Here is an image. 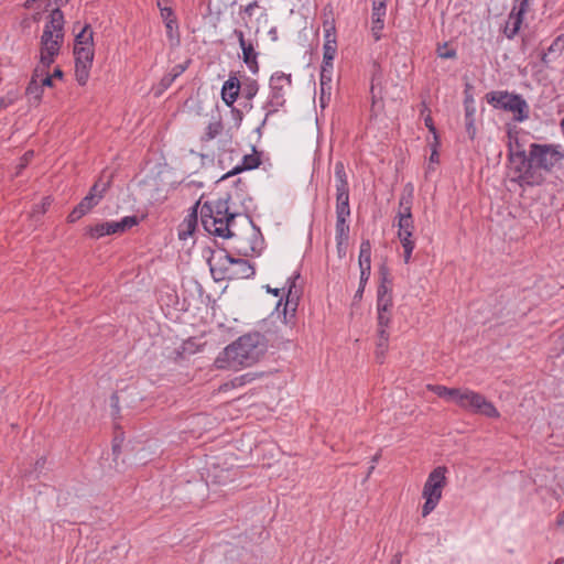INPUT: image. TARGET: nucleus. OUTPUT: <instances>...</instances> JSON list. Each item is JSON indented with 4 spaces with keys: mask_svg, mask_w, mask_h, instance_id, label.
<instances>
[{
    "mask_svg": "<svg viewBox=\"0 0 564 564\" xmlns=\"http://www.w3.org/2000/svg\"><path fill=\"white\" fill-rule=\"evenodd\" d=\"M292 77L291 74L282 72L274 73L270 78V96L267 101L265 108L269 113L276 111L285 104L286 91L291 88Z\"/></svg>",
    "mask_w": 564,
    "mask_h": 564,
    "instance_id": "7",
    "label": "nucleus"
},
{
    "mask_svg": "<svg viewBox=\"0 0 564 564\" xmlns=\"http://www.w3.org/2000/svg\"><path fill=\"white\" fill-rule=\"evenodd\" d=\"M377 335L376 358L382 364L388 350L389 333L388 330H377Z\"/></svg>",
    "mask_w": 564,
    "mask_h": 564,
    "instance_id": "30",
    "label": "nucleus"
},
{
    "mask_svg": "<svg viewBox=\"0 0 564 564\" xmlns=\"http://www.w3.org/2000/svg\"><path fill=\"white\" fill-rule=\"evenodd\" d=\"M446 467L438 466L430 473L422 491V496L425 499L422 508L423 517L429 516L438 505L443 489L446 486Z\"/></svg>",
    "mask_w": 564,
    "mask_h": 564,
    "instance_id": "5",
    "label": "nucleus"
},
{
    "mask_svg": "<svg viewBox=\"0 0 564 564\" xmlns=\"http://www.w3.org/2000/svg\"><path fill=\"white\" fill-rule=\"evenodd\" d=\"M229 280L248 279L254 275V268L246 259H236L231 264Z\"/></svg>",
    "mask_w": 564,
    "mask_h": 564,
    "instance_id": "23",
    "label": "nucleus"
},
{
    "mask_svg": "<svg viewBox=\"0 0 564 564\" xmlns=\"http://www.w3.org/2000/svg\"><path fill=\"white\" fill-rule=\"evenodd\" d=\"M53 77L62 78L63 72L59 68H56L52 75Z\"/></svg>",
    "mask_w": 564,
    "mask_h": 564,
    "instance_id": "62",
    "label": "nucleus"
},
{
    "mask_svg": "<svg viewBox=\"0 0 564 564\" xmlns=\"http://www.w3.org/2000/svg\"><path fill=\"white\" fill-rule=\"evenodd\" d=\"M135 225H138L135 216H126L119 221H106L90 226L87 228V235L93 239H99L107 235L123 232Z\"/></svg>",
    "mask_w": 564,
    "mask_h": 564,
    "instance_id": "8",
    "label": "nucleus"
},
{
    "mask_svg": "<svg viewBox=\"0 0 564 564\" xmlns=\"http://www.w3.org/2000/svg\"><path fill=\"white\" fill-rule=\"evenodd\" d=\"M508 137L510 182L522 188L541 185L544 182L541 171L550 173L564 160V149L560 144L531 143L527 154L511 131H508Z\"/></svg>",
    "mask_w": 564,
    "mask_h": 564,
    "instance_id": "1",
    "label": "nucleus"
},
{
    "mask_svg": "<svg viewBox=\"0 0 564 564\" xmlns=\"http://www.w3.org/2000/svg\"><path fill=\"white\" fill-rule=\"evenodd\" d=\"M161 18L166 28V36L171 46H177L181 42L177 19L171 8H161Z\"/></svg>",
    "mask_w": 564,
    "mask_h": 564,
    "instance_id": "15",
    "label": "nucleus"
},
{
    "mask_svg": "<svg viewBox=\"0 0 564 564\" xmlns=\"http://www.w3.org/2000/svg\"><path fill=\"white\" fill-rule=\"evenodd\" d=\"M378 330H387L391 322L390 312H377Z\"/></svg>",
    "mask_w": 564,
    "mask_h": 564,
    "instance_id": "44",
    "label": "nucleus"
},
{
    "mask_svg": "<svg viewBox=\"0 0 564 564\" xmlns=\"http://www.w3.org/2000/svg\"><path fill=\"white\" fill-rule=\"evenodd\" d=\"M348 240H336L337 242V252L340 258L346 254V245Z\"/></svg>",
    "mask_w": 564,
    "mask_h": 564,
    "instance_id": "52",
    "label": "nucleus"
},
{
    "mask_svg": "<svg viewBox=\"0 0 564 564\" xmlns=\"http://www.w3.org/2000/svg\"><path fill=\"white\" fill-rule=\"evenodd\" d=\"M430 161L431 162H438V153L436 151V149H434L431 153V156H430Z\"/></svg>",
    "mask_w": 564,
    "mask_h": 564,
    "instance_id": "61",
    "label": "nucleus"
},
{
    "mask_svg": "<svg viewBox=\"0 0 564 564\" xmlns=\"http://www.w3.org/2000/svg\"><path fill=\"white\" fill-rule=\"evenodd\" d=\"M425 126L429 128V130L434 134L436 138V128L433 123V119L430 115H427L424 119Z\"/></svg>",
    "mask_w": 564,
    "mask_h": 564,
    "instance_id": "53",
    "label": "nucleus"
},
{
    "mask_svg": "<svg viewBox=\"0 0 564 564\" xmlns=\"http://www.w3.org/2000/svg\"><path fill=\"white\" fill-rule=\"evenodd\" d=\"M33 155H34L33 151H28V152L24 153V155L21 158L20 164L18 165L17 175L20 174V172L30 163V161L32 160Z\"/></svg>",
    "mask_w": 564,
    "mask_h": 564,
    "instance_id": "48",
    "label": "nucleus"
},
{
    "mask_svg": "<svg viewBox=\"0 0 564 564\" xmlns=\"http://www.w3.org/2000/svg\"><path fill=\"white\" fill-rule=\"evenodd\" d=\"M300 278V273H294L290 278H288L286 281V301L284 304V318L286 319L288 312L290 311L292 313V316L294 315L301 290L296 286V281Z\"/></svg>",
    "mask_w": 564,
    "mask_h": 564,
    "instance_id": "16",
    "label": "nucleus"
},
{
    "mask_svg": "<svg viewBox=\"0 0 564 564\" xmlns=\"http://www.w3.org/2000/svg\"><path fill=\"white\" fill-rule=\"evenodd\" d=\"M91 65L75 64V76L79 85H85L89 78Z\"/></svg>",
    "mask_w": 564,
    "mask_h": 564,
    "instance_id": "40",
    "label": "nucleus"
},
{
    "mask_svg": "<svg viewBox=\"0 0 564 564\" xmlns=\"http://www.w3.org/2000/svg\"><path fill=\"white\" fill-rule=\"evenodd\" d=\"M234 35L241 47L245 64L252 74H257L259 72L258 52L254 48L253 42L251 40L247 41L241 30H234Z\"/></svg>",
    "mask_w": 564,
    "mask_h": 564,
    "instance_id": "10",
    "label": "nucleus"
},
{
    "mask_svg": "<svg viewBox=\"0 0 564 564\" xmlns=\"http://www.w3.org/2000/svg\"><path fill=\"white\" fill-rule=\"evenodd\" d=\"M251 380H252V378L250 377L249 373H247V375L240 376L238 378H235L231 381V383H232L234 387H240V386H243L247 381L249 382Z\"/></svg>",
    "mask_w": 564,
    "mask_h": 564,
    "instance_id": "51",
    "label": "nucleus"
},
{
    "mask_svg": "<svg viewBox=\"0 0 564 564\" xmlns=\"http://www.w3.org/2000/svg\"><path fill=\"white\" fill-rule=\"evenodd\" d=\"M261 164V159L259 153L253 149L252 154H246L242 158V163L237 165L234 170L228 172L223 176V178H227L229 176L236 175L242 171L257 169Z\"/></svg>",
    "mask_w": 564,
    "mask_h": 564,
    "instance_id": "25",
    "label": "nucleus"
},
{
    "mask_svg": "<svg viewBox=\"0 0 564 564\" xmlns=\"http://www.w3.org/2000/svg\"><path fill=\"white\" fill-rule=\"evenodd\" d=\"M456 404L463 410L487 417L498 419L500 416L499 411L492 402L488 401L481 393L469 389L459 390Z\"/></svg>",
    "mask_w": 564,
    "mask_h": 564,
    "instance_id": "6",
    "label": "nucleus"
},
{
    "mask_svg": "<svg viewBox=\"0 0 564 564\" xmlns=\"http://www.w3.org/2000/svg\"><path fill=\"white\" fill-rule=\"evenodd\" d=\"M240 88L241 84L235 76H230L229 79L225 82L221 89V97L227 106H232L235 104L238 98Z\"/></svg>",
    "mask_w": 564,
    "mask_h": 564,
    "instance_id": "21",
    "label": "nucleus"
},
{
    "mask_svg": "<svg viewBox=\"0 0 564 564\" xmlns=\"http://www.w3.org/2000/svg\"><path fill=\"white\" fill-rule=\"evenodd\" d=\"M99 202L94 195H86L80 203L70 212L67 219L69 223H75L90 212Z\"/></svg>",
    "mask_w": 564,
    "mask_h": 564,
    "instance_id": "22",
    "label": "nucleus"
},
{
    "mask_svg": "<svg viewBox=\"0 0 564 564\" xmlns=\"http://www.w3.org/2000/svg\"><path fill=\"white\" fill-rule=\"evenodd\" d=\"M93 46V31L89 25H85L82 31L76 35L75 46Z\"/></svg>",
    "mask_w": 564,
    "mask_h": 564,
    "instance_id": "37",
    "label": "nucleus"
},
{
    "mask_svg": "<svg viewBox=\"0 0 564 564\" xmlns=\"http://www.w3.org/2000/svg\"><path fill=\"white\" fill-rule=\"evenodd\" d=\"M556 523L564 531V510L558 514Z\"/></svg>",
    "mask_w": 564,
    "mask_h": 564,
    "instance_id": "58",
    "label": "nucleus"
},
{
    "mask_svg": "<svg viewBox=\"0 0 564 564\" xmlns=\"http://www.w3.org/2000/svg\"><path fill=\"white\" fill-rule=\"evenodd\" d=\"M555 564H564V557H558V558L555 561Z\"/></svg>",
    "mask_w": 564,
    "mask_h": 564,
    "instance_id": "63",
    "label": "nucleus"
},
{
    "mask_svg": "<svg viewBox=\"0 0 564 564\" xmlns=\"http://www.w3.org/2000/svg\"><path fill=\"white\" fill-rule=\"evenodd\" d=\"M285 291V288H282V289H271V288H268V292L274 294L275 296H279L280 293H284Z\"/></svg>",
    "mask_w": 564,
    "mask_h": 564,
    "instance_id": "60",
    "label": "nucleus"
},
{
    "mask_svg": "<svg viewBox=\"0 0 564 564\" xmlns=\"http://www.w3.org/2000/svg\"><path fill=\"white\" fill-rule=\"evenodd\" d=\"M359 268H371V243L369 240H364L360 243Z\"/></svg>",
    "mask_w": 564,
    "mask_h": 564,
    "instance_id": "34",
    "label": "nucleus"
},
{
    "mask_svg": "<svg viewBox=\"0 0 564 564\" xmlns=\"http://www.w3.org/2000/svg\"><path fill=\"white\" fill-rule=\"evenodd\" d=\"M240 90L245 98L251 100L259 90L258 82L256 79H247L241 84Z\"/></svg>",
    "mask_w": 564,
    "mask_h": 564,
    "instance_id": "36",
    "label": "nucleus"
},
{
    "mask_svg": "<svg viewBox=\"0 0 564 564\" xmlns=\"http://www.w3.org/2000/svg\"><path fill=\"white\" fill-rule=\"evenodd\" d=\"M337 53V42L325 41L323 46V58L334 61Z\"/></svg>",
    "mask_w": 564,
    "mask_h": 564,
    "instance_id": "42",
    "label": "nucleus"
},
{
    "mask_svg": "<svg viewBox=\"0 0 564 564\" xmlns=\"http://www.w3.org/2000/svg\"><path fill=\"white\" fill-rule=\"evenodd\" d=\"M413 188L404 189L399 199V210L397 215L398 223L414 221L412 216Z\"/></svg>",
    "mask_w": 564,
    "mask_h": 564,
    "instance_id": "19",
    "label": "nucleus"
},
{
    "mask_svg": "<svg viewBox=\"0 0 564 564\" xmlns=\"http://www.w3.org/2000/svg\"><path fill=\"white\" fill-rule=\"evenodd\" d=\"M381 67L379 64L373 63L372 76H371V117H377L383 108L382 95H381Z\"/></svg>",
    "mask_w": 564,
    "mask_h": 564,
    "instance_id": "11",
    "label": "nucleus"
},
{
    "mask_svg": "<svg viewBox=\"0 0 564 564\" xmlns=\"http://www.w3.org/2000/svg\"><path fill=\"white\" fill-rule=\"evenodd\" d=\"M75 64L91 65L94 59V48L91 45L87 46H75Z\"/></svg>",
    "mask_w": 564,
    "mask_h": 564,
    "instance_id": "29",
    "label": "nucleus"
},
{
    "mask_svg": "<svg viewBox=\"0 0 564 564\" xmlns=\"http://www.w3.org/2000/svg\"><path fill=\"white\" fill-rule=\"evenodd\" d=\"M364 291H365V288H362V286L359 284V288H358V290L356 291L354 299H355V300H361Z\"/></svg>",
    "mask_w": 564,
    "mask_h": 564,
    "instance_id": "59",
    "label": "nucleus"
},
{
    "mask_svg": "<svg viewBox=\"0 0 564 564\" xmlns=\"http://www.w3.org/2000/svg\"><path fill=\"white\" fill-rule=\"evenodd\" d=\"M426 388H427V390L437 394L440 398L454 401L455 403L457 401V395L460 390L457 388H447L445 386H440V384H427Z\"/></svg>",
    "mask_w": 564,
    "mask_h": 564,
    "instance_id": "27",
    "label": "nucleus"
},
{
    "mask_svg": "<svg viewBox=\"0 0 564 564\" xmlns=\"http://www.w3.org/2000/svg\"><path fill=\"white\" fill-rule=\"evenodd\" d=\"M110 181H102L99 178L90 188L89 193L87 195H94V197L97 198L98 202L104 197V194L107 192L109 187Z\"/></svg>",
    "mask_w": 564,
    "mask_h": 564,
    "instance_id": "39",
    "label": "nucleus"
},
{
    "mask_svg": "<svg viewBox=\"0 0 564 564\" xmlns=\"http://www.w3.org/2000/svg\"><path fill=\"white\" fill-rule=\"evenodd\" d=\"M505 111L513 113V119L523 122L529 119L530 108L527 100L519 94H512L511 100L507 104Z\"/></svg>",
    "mask_w": 564,
    "mask_h": 564,
    "instance_id": "17",
    "label": "nucleus"
},
{
    "mask_svg": "<svg viewBox=\"0 0 564 564\" xmlns=\"http://www.w3.org/2000/svg\"><path fill=\"white\" fill-rule=\"evenodd\" d=\"M36 67H41L39 82H40L42 88L44 89V87H52L53 76H50L47 73V69L50 68V66H43L42 64H39Z\"/></svg>",
    "mask_w": 564,
    "mask_h": 564,
    "instance_id": "43",
    "label": "nucleus"
},
{
    "mask_svg": "<svg viewBox=\"0 0 564 564\" xmlns=\"http://www.w3.org/2000/svg\"><path fill=\"white\" fill-rule=\"evenodd\" d=\"M319 104L322 108H325L330 100L332 87L319 86Z\"/></svg>",
    "mask_w": 564,
    "mask_h": 564,
    "instance_id": "45",
    "label": "nucleus"
},
{
    "mask_svg": "<svg viewBox=\"0 0 564 564\" xmlns=\"http://www.w3.org/2000/svg\"><path fill=\"white\" fill-rule=\"evenodd\" d=\"M44 464H45V460H44V459H40V460H37V462H36V465H37V466H41V467H43V466H44Z\"/></svg>",
    "mask_w": 564,
    "mask_h": 564,
    "instance_id": "64",
    "label": "nucleus"
},
{
    "mask_svg": "<svg viewBox=\"0 0 564 564\" xmlns=\"http://www.w3.org/2000/svg\"><path fill=\"white\" fill-rule=\"evenodd\" d=\"M41 67H35L31 80L25 88V97L30 105L37 106L42 99L43 88L39 82Z\"/></svg>",
    "mask_w": 564,
    "mask_h": 564,
    "instance_id": "18",
    "label": "nucleus"
},
{
    "mask_svg": "<svg viewBox=\"0 0 564 564\" xmlns=\"http://www.w3.org/2000/svg\"><path fill=\"white\" fill-rule=\"evenodd\" d=\"M371 268H360V282L359 284L365 288L369 280Z\"/></svg>",
    "mask_w": 564,
    "mask_h": 564,
    "instance_id": "50",
    "label": "nucleus"
},
{
    "mask_svg": "<svg viewBox=\"0 0 564 564\" xmlns=\"http://www.w3.org/2000/svg\"><path fill=\"white\" fill-rule=\"evenodd\" d=\"M336 214L350 215L349 189H336Z\"/></svg>",
    "mask_w": 564,
    "mask_h": 564,
    "instance_id": "28",
    "label": "nucleus"
},
{
    "mask_svg": "<svg viewBox=\"0 0 564 564\" xmlns=\"http://www.w3.org/2000/svg\"><path fill=\"white\" fill-rule=\"evenodd\" d=\"M19 99L18 90H10L0 98V110L6 109L13 105Z\"/></svg>",
    "mask_w": 564,
    "mask_h": 564,
    "instance_id": "41",
    "label": "nucleus"
},
{
    "mask_svg": "<svg viewBox=\"0 0 564 564\" xmlns=\"http://www.w3.org/2000/svg\"><path fill=\"white\" fill-rule=\"evenodd\" d=\"M336 189H349L347 173L341 161L335 163Z\"/></svg>",
    "mask_w": 564,
    "mask_h": 564,
    "instance_id": "33",
    "label": "nucleus"
},
{
    "mask_svg": "<svg viewBox=\"0 0 564 564\" xmlns=\"http://www.w3.org/2000/svg\"><path fill=\"white\" fill-rule=\"evenodd\" d=\"M199 214L202 225L208 234L225 239L235 236L230 227L238 214L229 210V196L205 202Z\"/></svg>",
    "mask_w": 564,
    "mask_h": 564,
    "instance_id": "3",
    "label": "nucleus"
},
{
    "mask_svg": "<svg viewBox=\"0 0 564 564\" xmlns=\"http://www.w3.org/2000/svg\"><path fill=\"white\" fill-rule=\"evenodd\" d=\"M531 0H517V4L513 7L509 15V21L512 23L513 29L509 37L513 36L520 29L524 13L530 7Z\"/></svg>",
    "mask_w": 564,
    "mask_h": 564,
    "instance_id": "24",
    "label": "nucleus"
},
{
    "mask_svg": "<svg viewBox=\"0 0 564 564\" xmlns=\"http://www.w3.org/2000/svg\"><path fill=\"white\" fill-rule=\"evenodd\" d=\"M187 68V63L185 64H177L173 66L171 72L169 73L174 79H176L180 75H182Z\"/></svg>",
    "mask_w": 564,
    "mask_h": 564,
    "instance_id": "49",
    "label": "nucleus"
},
{
    "mask_svg": "<svg viewBox=\"0 0 564 564\" xmlns=\"http://www.w3.org/2000/svg\"><path fill=\"white\" fill-rule=\"evenodd\" d=\"M64 14L59 8L52 10L41 36L40 64L51 66L64 41Z\"/></svg>",
    "mask_w": 564,
    "mask_h": 564,
    "instance_id": "4",
    "label": "nucleus"
},
{
    "mask_svg": "<svg viewBox=\"0 0 564 564\" xmlns=\"http://www.w3.org/2000/svg\"><path fill=\"white\" fill-rule=\"evenodd\" d=\"M564 46V41L561 39V36H558L556 40L553 41V43L550 45L549 50L546 53H543L542 56H541V61L545 64V65H549L550 62H551V58L550 56L552 54L554 55H558L560 52L562 51Z\"/></svg>",
    "mask_w": 564,
    "mask_h": 564,
    "instance_id": "35",
    "label": "nucleus"
},
{
    "mask_svg": "<svg viewBox=\"0 0 564 564\" xmlns=\"http://www.w3.org/2000/svg\"><path fill=\"white\" fill-rule=\"evenodd\" d=\"M332 76L333 72H321L319 86L332 87Z\"/></svg>",
    "mask_w": 564,
    "mask_h": 564,
    "instance_id": "47",
    "label": "nucleus"
},
{
    "mask_svg": "<svg viewBox=\"0 0 564 564\" xmlns=\"http://www.w3.org/2000/svg\"><path fill=\"white\" fill-rule=\"evenodd\" d=\"M199 206V202H197L193 207L192 212L184 218L178 229V238L181 240H186L189 236H192L197 226V208Z\"/></svg>",
    "mask_w": 564,
    "mask_h": 564,
    "instance_id": "20",
    "label": "nucleus"
},
{
    "mask_svg": "<svg viewBox=\"0 0 564 564\" xmlns=\"http://www.w3.org/2000/svg\"><path fill=\"white\" fill-rule=\"evenodd\" d=\"M175 79L170 75H165L162 79H161V85L164 87V88H167L172 85V83L174 82Z\"/></svg>",
    "mask_w": 564,
    "mask_h": 564,
    "instance_id": "55",
    "label": "nucleus"
},
{
    "mask_svg": "<svg viewBox=\"0 0 564 564\" xmlns=\"http://www.w3.org/2000/svg\"><path fill=\"white\" fill-rule=\"evenodd\" d=\"M387 13V0H373L371 12V32L376 41L381 39Z\"/></svg>",
    "mask_w": 564,
    "mask_h": 564,
    "instance_id": "14",
    "label": "nucleus"
},
{
    "mask_svg": "<svg viewBox=\"0 0 564 564\" xmlns=\"http://www.w3.org/2000/svg\"><path fill=\"white\" fill-rule=\"evenodd\" d=\"M325 41L336 42L335 32H333L332 30H326Z\"/></svg>",
    "mask_w": 564,
    "mask_h": 564,
    "instance_id": "57",
    "label": "nucleus"
},
{
    "mask_svg": "<svg viewBox=\"0 0 564 564\" xmlns=\"http://www.w3.org/2000/svg\"><path fill=\"white\" fill-rule=\"evenodd\" d=\"M465 126L466 132L470 140H474L476 137V126H475V110L473 108H466L465 111Z\"/></svg>",
    "mask_w": 564,
    "mask_h": 564,
    "instance_id": "38",
    "label": "nucleus"
},
{
    "mask_svg": "<svg viewBox=\"0 0 564 564\" xmlns=\"http://www.w3.org/2000/svg\"><path fill=\"white\" fill-rule=\"evenodd\" d=\"M224 129L223 122L220 119H215L210 121L206 128L205 133L202 135L200 140L204 142H208L214 140L217 135L221 133Z\"/></svg>",
    "mask_w": 564,
    "mask_h": 564,
    "instance_id": "32",
    "label": "nucleus"
},
{
    "mask_svg": "<svg viewBox=\"0 0 564 564\" xmlns=\"http://www.w3.org/2000/svg\"><path fill=\"white\" fill-rule=\"evenodd\" d=\"M326 69L327 72H333V61H327L323 58L321 72H325Z\"/></svg>",
    "mask_w": 564,
    "mask_h": 564,
    "instance_id": "56",
    "label": "nucleus"
},
{
    "mask_svg": "<svg viewBox=\"0 0 564 564\" xmlns=\"http://www.w3.org/2000/svg\"><path fill=\"white\" fill-rule=\"evenodd\" d=\"M437 55L441 58H455L456 57V51L453 50V48H448L447 44H444L442 46H438Z\"/></svg>",
    "mask_w": 564,
    "mask_h": 564,
    "instance_id": "46",
    "label": "nucleus"
},
{
    "mask_svg": "<svg viewBox=\"0 0 564 564\" xmlns=\"http://www.w3.org/2000/svg\"><path fill=\"white\" fill-rule=\"evenodd\" d=\"M513 93L507 90H494L486 94V101L496 109H505L507 104L511 100Z\"/></svg>",
    "mask_w": 564,
    "mask_h": 564,
    "instance_id": "26",
    "label": "nucleus"
},
{
    "mask_svg": "<svg viewBox=\"0 0 564 564\" xmlns=\"http://www.w3.org/2000/svg\"><path fill=\"white\" fill-rule=\"evenodd\" d=\"M349 215L336 214V240H348L349 225L347 218Z\"/></svg>",
    "mask_w": 564,
    "mask_h": 564,
    "instance_id": "31",
    "label": "nucleus"
},
{
    "mask_svg": "<svg viewBox=\"0 0 564 564\" xmlns=\"http://www.w3.org/2000/svg\"><path fill=\"white\" fill-rule=\"evenodd\" d=\"M392 282L384 269H381V282L377 291V312H390L393 306Z\"/></svg>",
    "mask_w": 564,
    "mask_h": 564,
    "instance_id": "12",
    "label": "nucleus"
},
{
    "mask_svg": "<svg viewBox=\"0 0 564 564\" xmlns=\"http://www.w3.org/2000/svg\"><path fill=\"white\" fill-rule=\"evenodd\" d=\"M257 8H259V4L257 1L250 2L248 6L245 7L243 12H245V14L251 17L253 13V10Z\"/></svg>",
    "mask_w": 564,
    "mask_h": 564,
    "instance_id": "54",
    "label": "nucleus"
},
{
    "mask_svg": "<svg viewBox=\"0 0 564 564\" xmlns=\"http://www.w3.org/2000/svg\"><path fill=\"white\" fill-rule=\"evenodd\" d=\"M267 351V343L260 333H249L240 336L220 351L215 359L218 369L239 370L257 364Z\"/></svg>",
    "mask_w": 564,
    "mask_h": 564,
    "instance_id": "2",
    "label": "nucleus"
},
{
    "mask_svg": "<svg viewBox=\"0 0 564 564\" xmlns=\"http://www.w3.org/2000/svg\"><path fill=\"white\" fill-rule=\"evenodd\" d=\"M235 260L236 258L231 257L228 253H220L209 259L208 264L213 278L216 281L229 280V273L231 272L230 268Z\"/></svg>",
    "mask_w": 564,
    "mask_h": 564,
    "instance_id": "9",
    "label": "nucleus"
},
{
    "mask_svg": "<svg viewBox=\"0 0 564 564\" xmlns=\"http://www.w3.org/2000/svg\"><path fill=\"white\" fill-rule=\"evenodd\" d=\"M397 226L398 237L403 247L404 262L409 263L411 260L413 249L415 247V241L413 239L414 221L405 220L402 223H397Z\"/></svg>",
    "mask_w": 564,
    "mask_h": 564,
    "instance_id": "13",
    "label": "nucleus"
}]
</instances>
